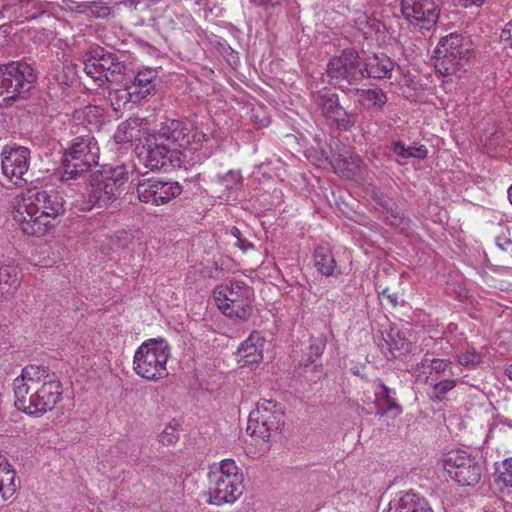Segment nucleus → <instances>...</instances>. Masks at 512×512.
Returning <instances> with one entry per match:
<instances>
[{"label": "nucleus", "instance_id": "nucleus-7", "mask_svg": "<svg viewBox=\"0 0 512 512\" xmlns=\"http://www.w3.org/2000/svg\"><path fill=\"white\" fill-rule=\"evenodd\" d=\"M36 81L34 69L26 62L11 61L0 65V97L5 104L24 99Z\"/></svg>", "mask_w": 512, "mask_h": 512}, {"label": "nucleus", "instance_id": "nucleus-24", "mask_svg": "<svg viewBox=\"0 0 512 512\" xmlns=\"http://www.w3.org/2000/svg\"><path fill=\"white\" fill-rule=\"evenodd\" d=\"M389 512H433L427 499L414 492H406L390 501Z\"/></svg>", "mask_w": 512, "mask_h": 512}, {"label": "nucleus", "instance_id": "nucleus-39", "mask_svg": "<svg viewBox=\"0 0 512 512\" xmlns=\"http://www.w3.org/2000/svg\"><path fill=\"white\" fill-rule=\"evenodd\" d=\"M383 221L387 225L399 229L401 232L408 230L411 224V220L404 215L397 204L383 213Z\"/></svg>", "mask_w": 512, "mask_h": 512}, {"label": "nucleus", "instance_id": "nucleus-41", "mask_svg": "<svg viewBox=\"0 0 512 512\" xmlns=\"http://www.w3.org/2000/svg\"><path fill=\"white\" fill-rule=\"evenodd\" d=\"M457 361L464 367L475 368L482 363V358L474 348H469L465 352L458 355Z\"/></svg>", "mask_w": 512, "mask_h": 512}, {"label": "nucleus", "instance_id": "nucleus-27", "mask_svg": "<svg viewBox=\"0 0 512 512\" xmlns=\"http://www.w3.org/2000/svg\"><path fill=\"white\" fill-rule=\"evenodd\" d=\"M313 263L316 270L325 277L336 275L337 264L334 254L327 245H318L313 253Z\"/></svg>", "mask_w": 512, "mask_h": 512}, {"label": "nucleus", "instance_id": "nucleus-14", "mask_svg": "<svg viewBox=\"0 0 512 512\" xmlns=\"http://www.w3.org/2000/svg\"><path fill=\"white\" fill-rule=\"evenodd\" d=\"M445 470L462 486L476 485L482 476V465L479 460L463 450L448 454L445 459Z\"/></svg>", "mask_w": 512, "mask_h": 512}, {"label": "nucleus", "instance_id": "nucleus-45", "mask_svg": "<svg viewBox=\"0 0 512 512\" xmlns=\"http://www.w3.org/2000/svg\"><path fill=\"white\" fill-rule=\"evenodd\" d=\"M451 362L444 359H430L427 355L422 360V366L429 365L431 372L442 373L450 366Z\"/></svg>", "mask_w": 512, "mask_h": 512}, {"label": "nucleus", "instance_id": "nucleus-21", "mask_svg": "<svg viewBox=\"0 0 512 512\" xmlns=\"http://www.w3.org/2000/svg\"><path fill=\"white\" fill-rule=\"evenodd\" d=\"M265 339L259 332H252L238 348V362L242 366L257 364L263 359V346Z\"/></svg>", "mask_w": 512, "mask_h": 512}, {"label": "nucleus", "instance_id": "nucleus-17", "mask_svg": "<svg viewBox=\"0 0 512 512\" xmlns=\"http://www.w3.org/2000/svg\"><path fill=\"white\" fill-rule=\"evenodd\" d=\"M317 110L328 121L340 130L349 131L355 123L357 116L347 112L339 102V96L333 92H322L315 97Z\"/></svg>", "mask_w": 512, "mask_h": 512}, {"label": "nucleus", "instance_id": "nucleus-32", "mask_svg": "<svg viewBox=\"0 0 512 512\" xmlns=\"http://www.w3.org/2000/svg\"><path fill=\"white\" fill-rule=\"evenodd\" d=\"M20 285V270L13 264L0 266V298L8 297Z\"/></svg>", "mask_w": 512, "mask_h": 512}, {"label": "nucleus", "instance_id": "nucleus-2", "mask_svg": "<svg viewBox=\"0 0 512 512\" xmlns=\"http://www.w3.org/2000/svg\"><path fill=\"white\" fill-rule=\"evenodd\" d=\"M243 476L232 459H224L210 467L208 473L209 503L220 506L233 503L242 494Z\"/></svg>", "mask_w": 512, "mask_h": 512}, {"label": "nucleus", "instance_id": "nucleus-36", "mask_svg": "<svg viewBox=\"0 0 512 512\" xmlns=\"http://www.w3.org/2000/svg\"><path fill=\"white\" fill-rule=\"evenodd\" d=\"M72 10L89 18H106L111 14V7L102 0L77 3Z\"/></svg>", "mask_w": 512, "mask_h": 512}, {"label": "nucleus", "instance_id": "nucleus-44", "mask_svg": "<svg viewBox=\"0 0 512 512\" xmlns=\"http://www.w3.org/2000/svg\"><path fill=\"white\" fill-rule=\"evenodd\" d=\"M372 198L376 204L377 209L383 214L391 207L395 206V201L387 194L380 190H374Z\"/></svg>", "mask_w": 512, "mask_h": 512}, {"label": "nucleus", "instance_id": "nucleus-31", "mask_svg": "<svg viewBox=\"0 0 512 512\" xmlns=\"http://www.w3.org/2000/svg\"><path fill=\"white\" fill-rule=\"evenodd\" d=\"M142 119L140 118H129L128 120L122 122L115 134L114 140L118 144H124L133 142L136 140H141L143 135L141 129Z\"/></svg>", "mask_w": 512, "mask_h": 512}, {"label": "nucleus", "instance_id": "nucleus-19", "mask_svg": "<svg viewBox=\"0 0 512 512\" xmlns=\"http://www.w3.org/2000/svg\"><path fill=\"white\" fill-rule=\"evenodd\" d=\"M50 375L56 374L44 366L28 365L23 368L21 375L13 381L15 400L20 399L25 402V397L29 395L32 385L46 383L48 379H51Z\"/></svg>", "mask_w": 512, "mask_h": 512}, {"label": "nucleus", "instance_id": "nucleus-23", "mask_svg": "<svg viewBox=\"0 0 512 512\" xmlns=\"http://www.w3.org/2000/svg\"><path fill=\"white\" fill-rule=\"evenodd\" d=\"M99 56L101 71L104 74L105 82H124L128 68L123 61L119 60L117 54L101 47Z\"/></svg>", "mask_w": 512, "mask_h": 512}, {"label": "nucleus", "instance_id": "nucleus-55", "mask_svg": "<svg viewBox=\"0 0 512 512\" xmlns=\"http://www.w3.org/2000/svg\"><path fill=\"white\" fill-rule=\"evenodd\" d=\"M506 375L508 376L509 380L512 381V366L506 369Z\"/></svg>", "mask_w": 512, "mask_h": 512}, {"label": "nucleus", "instance_id": "nucleus-26", "mask_svg": "<svg viewBox=\"0 0 512 512\" xmlns=\"http://www.w3.org/2000/svg\"><path fill=\"white\" fill-rule=\"evenodd\" d=\"M156 74V71L153 69H145L139 71L132 77H128L126 75L128 86L131 87L132 93L136 95L134 98L140 101L150 94L155 86L154 81L156 79Z\"/></svg>", "mask_w": 512, "mask_h": 512}, {"label": "nucleus", "instance_id": "nucleus-57", "mask_svg": "<svg viewBox=\"0 0 512 512\" xmlns=\"http://www.w3.org/2000/svg\"><path fill=\"white\" fill-rule=\"evenodd\" d=\"M508 198H509L510 203L512 204V185L508 189Z\"/></svg>", "mask_w": 512, "mask_h": 512}, {"label": "nucleus", "instance_id": "nucleus-40", "mask_svg": "<svg viewBox=\"0 0 512 512\" xmlns=\"http://www.w3.org/2000/svg\"><path fill=\"white\" fill-rule=\"evenodd\" d=\"M220 185L228 192L227 199L231 197V194L236 192L242 185V176L240 172L230 170L225 175L219 177Z\"/></svg>", "mask_w": 512, "mask_h": 512}, {"label": "nucleus", "instance_id": "nucleus-48", "mask_svg": "<svg viewBox=\"0 0 512 512\" xmlns=\"http://www.w3.org/2000/svg\"><path fill=\"white\" fill-rule=\"evenodd\" d=\"M496 245L503 251H512V240L506 236H498L496 238Z\"/></svg>", "mask_w": 512, "mask_h": 512}, {"label": "nucleus", "instance_id": "nucleus-9", "mask_svg": "<svg viewBox=\"0 0 512 512\" xmlns=\"http://www.w3.org/2000/svg\"><path fill=\"white\" fill-rule=\"evenodd\" d=\"M434 53L435 68L443 76L453 75L464 69L471 56L470 48L458 34L443 38Z\"/></svg>", "mask_w": 512, "mask_h": 512}, {"label": "nucleus", "instance_id": "nucleus-12", "mask_svg": "<svg viewBox=\"0 0 512 512\" xmlns=\"http://www.w3.org/2000/svg\"><path fill=\"white\" fill-rule=\"evenodd\" d=\"M13 219L19 229L30 236L42 237L54 227V223L49 222L27 193L14 206Z\"/></svg>", "mask_w": 512, "mask_h": 512}, {"label": "nucleus", "instance_id": "nucleus-49", "mask_svg": "<svg viewBox=\"0 0 512 512\" xmlns=\"http://www.w3.org/2000/svg\"><path fill=\"white\" fill-rule=\"evenodd\" d=\"M500 38L503 41H510V45L512 47V20L506 24L501 32Z\"/></svg>", "mask_w": 512, "mask_h": 512}, {"label": "nucleus", "instance_id": "nucleus-28", "mask_svg": "<svg viewBox=\"0 0 512 512\" xmlns=\"http://www.w3.org/2000/svg\"><path fill=\"white\" fill-rule=\"evenodd\" d=\"M18 489L16 472L7 458L0 455V494L4 500L10 499Z\"/></svg>", "mask_w": 512, "mask_h": 512}, {"label": "nucleus", "instance_id": "nucleus-1", "mask_svg": "<svg viewBox=\"0 0 512 512\" xmlns=\"http://www.w3.org/2000/svg\"><path fill=\"white\" fill-rule=\"evenodd\" d=\"M67 129L73 139L63 155L62 180L77 178L98 165L99 160L98 143L86 126L70 122Z\"/></svg>", "mask_w": 512, "mask_h": 512}, {"label": "nucleus", "instance_id": "nucleus-13", "mask_svg": "<svg viewBox=\"0 0 512 512\" xmlns=\"http://www.w3.org/2000/svg\"><path fill=\"white\" fill-rule=\"evenodd\" d=\"M138 157L140 162L151 170L180 167L183 162L182 157L175 152V148H170L164 141L158 139L156 133L145 138V142L139 149Z\"/></svg>", "mask_w": 512, "mask_h": 512}, {"label": "nucleus", "instance_id": "nucleus-8", "mask_svg": "<svg viewBox=\"0 0 512 512\" xmlns=\"http://www.w3.org/2000/svg\"><path fill=\"white\" fill-rule=\"evenodd\" d=\"M284 425V408L275 400L260 399L249 414L247 431L268 441L281 431Z\"/></svg>", "mask_w": 512, "mask_h": 512}, {"label": "nucleus", "instance_id": "nucleus-42", "mask_svg": "<svg viewBox=\"0 0 512 512\" xmlns=\"http://www.w3.org/2000/svg\"><path fill=\"white\" fill-rule=\"evenodd\" d=\"M326 343L323 339H312L309 346V353L306 360L303 361L304 366H309L318 359L325 350Z\"/></svg>", "mask_w": 512, "mask_h": 512}, {"label": "nucleus", "instance_id": "nucleus-4", "mask_svg": "<svg viewBox=\"0 0 512 512\" xmlns=\"http://www.w3.org/2000/svg\"><path fill=\"white\" fill-rule=\"evenodd\" d=\"M171 347L162 338L144 341L136 350L133 360L135 373L148 381L157 382L168 376L167 362Z\"/></svg>", "mask_w": 512, "mask_h": 512}, {"label": "nucleus", "instance_id": "nucleus-38", "mask_svg": "<svg viewBox=\"0 0 512 512\" xmlns=\"http://www.w3.org/2000/svg\"><path fill=\"white\" fill-rule=\"evenodd\" d=\"M334 167L346 178L358 176L363 169V161L357 155L339 157L335 160Z\"/></svg>", "mask_w": 512, "mask_h": 512}, {"label": "nucleus", "instance_id": "nucleus-51", "mask_svg": "<svg viewBox=\"0 0 512 512\" xmlns=\"http://www.w3.org/2000/svg\"><path fill=\"white\" fill-rule=\"evenodd\" d=\"M234 245L240 248L242 251H247L248 249L253 247V244L242 236H240V239L236 240Z\"/></svg>", "mask_w": 512, "mask_h": 512}, {"label": "nucleus", "instance_id": "nucleus-16", "mask_svg": "<svg viewBox=\"0 0 512 512\" xmlns=\"http://www.w3.org/2000/svg\"><path fill=\"white\" fill-rule=\"evenodd\" d=\"M30 150L24 146H6L1 153V169L3 176L13 185L22 186L27 183L25 175L30 166Z\"/></svg>", "mask_w": 512, "mask_h": 512}, {"label": "nucleus", "instance_id": "nucleus-53", "mask_svg": "<svg viewBox=\"0 0 512 512\" xmlns=\"http://www.w3.org/2000/svg\"><path fill=\"white\" fill-rule=\"evenodd\" d=\"M141 0H120L119 4L128 7V8H136Z\"/></svg>", "mask_w": 512, "mask_h": 512}, {"label": "nucleus", "instance_id": "nucleus-15", "mask_svg": "<svg viewBox=\"0 0 512 512\" xmlns=\"http://www.w3.org/2000/svg\"><path fill=\"white\" fill-rule=\"evenodd\" d=\"M401 14L409 25L431 30L437 23L440 10L435 0H401Z\"/></svg>", "mask_w": 512, "mask_h": 512}, {"label": "nucleus", "instance_id": "nucleus-11", "mask_svg": "<svg viewBox=\"0 0 512 512\" xmlns=\"http://www.w3.org/2000/svg\"><path fill=\"white\" fill-rule=\"evenodd\" d=\"M46 383L34 393L25 397V402L20 399L15 400V406L18 410L29 415H42L52 410L62 399V384L56 375H50Z\"/></svg>", "mask_w": 512, "mask_h": 512}, {"label": "nucleus", "instance_id": "nucleus-54", "mask_svg": "<svg viewBox=\"0 0 512 512\" xmlns=\"http://www.w3.org/2000/svg\"><path fill=\"white\" fill-rule=\"evenodd\" d=\"M231 236H233L236 240L240 239V236H242L241 231L237 227H232L230 230Z\"/></svg>", "mask_w": 512, "mask_h": 512}, {"label": "nucleus", "instance_id": "nucleus-18", "mask_svg": "<svg viewBox=\"0 0 512 512\" xmlns=\"http://www.w3.org/2000/svg\"><path fill=\"white\" fill-rule=\"evenodd\" d=\"M181 192L182 187L177 182H167L157 178L143 179L137 185L139 200L155 206L168 203Z\"/></svg>", "mask_w": 512, "mask_h": 512}, {"label": "nucleus", "instance_id": "nucleus-30", "mask_svg": "<svg viewBox=\"0 0 512 512\" xmlns=\"http://www.w3.org/2000/svg\"><path fill=\"white\" fill-rule=\"evenodd\" d=\"M99 52L101 47H93L87 51L83 57V70L88 77H90L97 86L102 87L106 82L104 74L101 71V64L99 61Z\"/></svg>", "mask_w": 512, "mask_h": 512}, {"label": "nucleus", "instance_id": "nucleus-56", "mask_svg": "<svg viewBox=\"0 0 512 512\" xmlns=\"http://www.w3.org/2000/svg\"><path fill=\"white\" fill-rule=\"evenodd\" d=\"M269 124V119L268 118H262L261 121H260V125L261 126H267Z\"/></svg>", "mask_w": 512, "mask_h": 512}, {"label": "nucleus", "instance_id": "nucleus-37", "mask_svg": "<svg viewBox=\"0 0 512 512\" xmlns=\"http://www.w3.org/2000/svg\"><path fill=\"white\" fill-rule=\"evenodd\" d=\"M113 83L122 85L121 88L113 89L109 93L108 98L115 111L121 110L128 103L139 102L138 99L134 98L136 95L132 93V89L128 86V81L126 79L124 82H111V84Z\"/></svg>", "mask_w": 512, "mask_h": 512}, {"label": "nucleus", "instance_id": "nucleus-29", "mask_svg": "<svg viewBox=\"0 0 512 512\" xmlns=\"http://www.w3.org/2000/svg\"><path fill=\"white\" fill-rule=\"evenodd\" d=\"M494 466L495 483L505 497L512 499V457L495 462Z\"/></svg>", "mask_w": 512, "mask_h": 512}, {"label": "nucleus", "instance_id": "nucleus-10", "mask_svg": "<svg viewBox=\"0 0 512 512\" xmlns=\"http://www.w3.org/2000/svg\"><path fill=\"white\" fill-rule=\"evenodd\" d=\"M361 61L356 50L348 48L342 51L339 56L330 59L327 64V74L331 84L338 86L341 90H351V86L363 79Z\"/></svg>", "mask_w": 512, "mask_h": 512}, {"label": "nucleus", "instance_id": "nucleus-5", "mask_svg": "<svg viewBox=\"0 0 512 512\" xmlns=\"http://www.w3.org/2000/svg\"><path fill=\"white\" fill-rule=\"evenodd\" d=\"M127 181L128 172L122 165L104 169L99 174H95L91 183L88 204L81 209L106 207L122 194Z\"/></svg>", "mask_w": 512, "mask_h": 512}, {"label": "nucleus", "instance_id": "nucleus-20", "mask_svg": "<svg viewBox=\"0 0 512 512\" xmlns=\"http://www.w3.org/2000/svg\"><path fill=\"white\" fill-rule=\"evenodd\" d=\"M26 193L43 215L47 216L50 223H54V220L64 212V200L59 192L30 189Z\"/></svg>", "mask_w": 512, "mask_h": 512}, {"label": "nucleus", "instance_id": "nucleus-22", "mask_svg": "<svg viewBox=\"0 0 512 512\" xmlns=\"http://www.w3.org/2000/svg\"><path fill=\"white\" fill-rule=\"evenodd\" d=\"M374 405L376 413L384 416L388 413H394L396 416L402 413V407L396 399V391L383 382L374 385Z\"/></svg>", "mask_w": 512, "mask_h": 512}, {"label": "nucleus", "instance_id": "nucleus-33", "mask_svg": "<svg viewBox=\"0 0 512 512\" xmlns=\"http://www.w3.org/2000/svg\"><path fill=\"white\" fill-rule=\"evenodd\" d=\"M359 102L365 108L382 111L387 103V94L381 88L356 89Z\"/></svg>", "mask_w": 512, "mask_h": 512}, {"label": "nucleus", "instance_id": "nucleus-47", "mask_svg": "<svg viewBox=\"0 0 512 512\" xmlns=\"http://www.w3.org/2000/svg\"><path fill=\"white\" fill-rule=\"evenodd\" d=\"M158 438L159 442H161L163 445H171L178 440V434L174 428L167 427L162 431L161 434H159Z\"/></svg>", "mask_w": 512, "mask_h": 512}, {"label": "nucleus", "instance_id": "nucleus-3", "mask_svg": "<svg viewBox=\"0 0 512 512\" xmlns=\"http://www.w3.org/2000/svg\"><path fill=\"white\" fill-rule=\"evenodd\" d=\"M156 134L170 148H175L180 157H186L187 151H197L209 139L203 128L193 120L167 119L161 123Z\"/></svg>", "mask_w": 512, "mask_h": 512}, {"label": "nucleus", "instance_id": "nucleus-35", "mask_svg": "<svg viewBox=\"0 0 512 512\" xmlns=\"http://www.w3.org/2000/svg\"><path fill=\"white\" fill-rule=\"evenodd\" d=\"M391 151L396 155V161L404 164L409 158L423 160L428 155V149L425 145L411 146L405 145L402 141H395L391 144Z\"/></svg>", "mask_w": 512, "mask_h": 512}, {"label": "nucleus", "instance_id": "nucleus-25", "mask_svg": "<svg viewBox=\"0 0 512 512\" xmlns=\"http://www.w3.org/2000/svg\"><path fill=\"white\" fill-rule=\"evenodd\" d=\"M395 62L385 54H373L364 61L363 78H390Z\"/></svg>", "mask_w": 512, "mask_h": 512}, {"label": "nucleus", "instance_id": "nucleus-6", "mask_svg": "<svg viewBox=\"0 0 512 512\" xmlns=\"http://www.w3.org/2000/svg\"><path fill=\"white\" fill-rule=\"evenodd\" d=\"M213 297L229 318L247 319L252 313L253 290L242 281H230L215 287Z\"/></svg>", "mask_w": 512, "mask_h": 512}, {"label": "nucleus", "instance_id": "nucleus-46", "mask_svg": "<svg viewBox=\"0 0 512 512\" xmlns=\"http://www.w3.org/2000/svg\"><path fill=\"white\" fill-rule=\"evenodd\" d=\"M81 113L90 124L99 123L103 118V110L98 106H86Z\"/></svg>", "mask_w": 512, "mask_h": 512}, {"label": "nucleus", "instance_id": "nucleus-52", "mask_svg": "<svg viewBox=\"0 0 512 512\" xmlns=\"http://www.w3.org/2000/svg\"><path fill=\"white\" fill-rule=\"evenodd\" d=\"M255 5H261L265 7H274L279 5L281 0H251Z\"/></svg>", "mask_w": 512, "mask_h": 512}, {"label": "nucleus", "instance_id": "nucleus-50", "mask_svg": "<svg viewBox=\"0 0 512 512\" xmlns=\"http://www.w3.org/2000/svg\"><path fill=\"white\" fill-rule=\"evenodd\" d=\"M380 296L383 298V299H387L388 302L392 305V307H396L397 304H398V301H397V295L396 294H391L389 293V289L388 288H385L381 293H380Z\"/></svg>", "mask_w": 512, "mask_h": 512}, {"label": "nucleus", "instance_id": "nucleus-34", "mask_svg": "<svg viewBox=\"0 0 512 512\" xmlns=\"http://www.w3.org/2000/svg\"><path fill=\"white\" fill-rule=\"evenodd\" d=\"M383 342L388 353L392 357L404 355L410 351L411 343L406 339L405 335L396 328H391L383 337Z\"/></svg>", "mask_w": 512, "mask_h": 512}, {"label": "nucleus", "instance_id": "nucleus-43", "mask_svg": "<svg viewBox=\"0 0 512 512\" xmlns=\"http://www.w3.org/2000/svg\"><path fill=\"white\" fill-rule=\"evenodd\" d=\"M456 384L457 380L455 379H445L435 383L433 385V398L442 401L444 396L455 388Z\"/></svg>", "mask_w": 512, "mask_h": 512}]
</instances>
